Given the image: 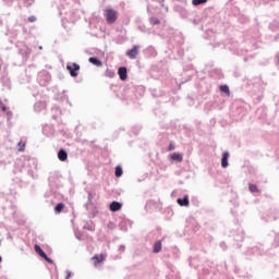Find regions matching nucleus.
<instances>
[{"mask_svg":"<svg viewBox=\"0 0 279 279\" xmlns=\"http://www.w3.org/2000/svg\"><path fill=\"white\" fill-rule=\"evenodd\" d=\"M104 16L108 25H112L117 23V20L119 19V12H117L114 9H106L104 11Z\"/></svg>","mask_w":279,"mask_h":279,"instance_id":"1","label":"nucleus"},{"mask_svg":"<svg viewBox=\"0 0 279 279\" xmlns=\"http://www.w3.org/2000/svg\"><path fill=\"white\" fill-rule=\"evenodd\" d=\"M66 70L70 72L71 77H77V71H80V64L73 63L72 65H66Z\"/></svg>","mask_w":279,"mask_h":279,"instance_id":"2","label":"nucleus"},{"mask_svg":"<svg viewBox=\"0 0 279 279\" xmlns=\"http://www.w3.org/2000/svg\"><path fill=\"white\" fill-rule=\"evenodd\" d=\"M35 252H36V254H39L41 256V258H45L47 260V263H53V260H51V258H49L47 256V253H45V251H43L40 245H38V244L35 245Z\"/></svg>","mask_w":279,"mask_h":279,"instance_id":"3","label":"nucleus"},{"mask_svg":"<svg viewBox=\"0 0 279 279\" xmlns=\"http://www.w3.org/2000/svg\"><path fill=\"white\" fill-rule=\"evenodd\" d=\"M121 208H123V205L117 201H113L109 206V209L111 210V213H117L121 210Z\"/></svg>","mask_w":279,"mask_h":279,"instance_id":"4","label":"nucleus"},{"mask_svg":"<svg viewBox=\"0 0 279 279\" xmlns=\"http://www.w3.org/2000/svg\"><path fill=\"white\" fill-rule=\"evenodd\" d=\"M92 260H94V266L98 267L99 265H101V263H104L106 260V256H104L102 254L100 255H95Z\"/></svg>","mask_w":279,"mask_h":279,"instance_id":"5","label":"nucleus"},{"mask_svg":"<svg viewBox=\"0 0 279 279\" xmlns=\"http://www.w3.org/2000/svg\"><path fill=\"white\" fill-rule=\"evenodd\" d=\"M118 75L122 82H125L128 80V69L124 66L119 68Z\"/></svg>","mask_w":279,"mask_h":279,"instance_id":"6","label":"nucleus"},{"mask_svg":"<svg viewBox=\"0 0 279 279\" xmlns=\"http://www.w3.org/2000/svg\"><path fill=\"white\" fill-rule=\"evenodd\" d=\"M126 56L134 60L138 56V46H134L133 49L128 50Z\"/></svg>","mask_w":279,"mask_h":279,"instance_id":"7","label":"nucleus"},{"mask_svg":"<svg viewBox=\"0 0 279 279\" xmlns=\"http://www.w3.org/2000/svg\"><path fill=\"white\" fill-rule=\"evenodd\" d=\"M228 158H230V154L228 151H225L222 154V158H221V167H222V169H226L228 167Z\"/></svg>","mask_w":279,"mask_h":279,"instance_id":"8","label":"nucleus"},{"mask_svg":"<svg viewBox=\"0 0 279 279\" xmlns=\"http://www.w3.org/2000/svg\"><path fill=\"white\" fill-rule=\"evenodd\" d=\"M58 158H59V160H61V162H64L68 160L69 154H66V150L60 149L58 153Z\"/></svg>","mask_w":279,"mask_h":279,"instance_id":"9","label":"nucleus"},{"mask_svg":"<svg viewBox=\"0 0 279 279\" xmlns=\"http://www.w3.org/2000/svg\"><path fill=\"white\" fill-rule=\"evenodd\" d=\"M170 158H171V160H175L177 162H182V160H184V157L180 153H173L170 156Z\"/></svg>","mask_w":279,"mask_h":279,"instance_id":"10","label":"nucleus"},{"mask_svg":"<svg viewBox=\"0 0 279 279\" xmlns=\"http://www.w3.org/2000/svg\"><path fill=\"white\" fill-rule=\"evenodd\" d=\"M179 206H189L190 205V202H189V196L185 195L183 198H178L177 199Z\"/></svg>","mask_w":279,"mask_h":279,"instance_id":"11","label":"nucleus"},{"mask_svg":"<svg viewBox=\"0 0 279 279\" xmlns=\"http://www.w3.org/2000/svg\"><path fill=\"white\" fill-rule=\"evenodd\" d=\"M162 251V242L161 241H157L155 244H154V254H159V252Z\"/></svg>","mask_w":279,"mask_h":279,"instance_id":"12","label":"nucleus"},{"mask_svg":"<svg viewBox=\"0 0 279 279\" xmlns=\"http://www.w3.org/2000/svg\"><path fill=\"white\" fill-rule=\"evenodd\" d=\"M89 62L90 64H94L95 66H102L104 63H101V61L95 57H90L89 58Z\"/></svg>","mask_w":279,"mask_h":279,"instance_id":"13","label":"nucleus"},{"mask_svg":"<svg viewBox=\"0 0 279 279\" xmlns=\"http://www.w3.org/2000/svg\"><path fill=\"white\" fill-rule=\"evenodd\" d=\"M62 210H64V203L57 204V206L54 207V213H57V215H60Z\"/></svg>","mask_w":279,"mask_h":279,"instance_id":"14","label":"nucleus"},{"mask_svg":"<svg viewBox=\"0 0 279 279\" xmlns=\"http://www.w3.org/2000/svg\"><path fill=\"white\" fill-rule=\"evenodd\" d=\"M220 90H221V93H226V95H228V97H230V87H228V85H221Z\"/></svg>","mask_w":279,"mask_h":279,"instance_id":"15","label":"nucleus"},{"mask_svg":"<svg viewBox=\"0 0 279 279\" xmlns=\"http://www.w3.org/2000/svg\"><path fill=\"white\" fill-rule=\"evenodd\" d=\"M248 189L251 193H260V190H258V186H256L255 184H248Z\"/></svg>","mask_w":279,"mask_h":279,"instance_id":"16","label":"nucleus"},{"mask_svg":"<svg viewBox=\"0 0 279 279\" xmlns=\"http://www.w3.org/2000/svg\"><path fill=\"white\" fill-rule=\"evenodd\" d=\"M123 175V169L121 167H116V178H121Z\"/></svg>","mask_w":279,"mask_h":279,"instance_id":"17","label":"nucleus"},{"mask_svg":"<svg viewBox=\"0 0 279 279\" xmlns=\"http://www.w3.org/2000/svg\"><path fill=\"white\" fill-rule=\"evenodd\" d=\"M193 5H203V3H208V0H192Z\"/></svg>","mask_w":279,"mask_h":279,"instance_id":"18","label":"nucleus"},{"mask_svg":"<svg viewBox=\"0 0 279 279\" xmlns=\"http://www.w3.org/2000/svg\"><path fill=\"white\" fill-rule=\"evenodd\" d=\"M173 149H175V146L173 145V143H170L168 146V151H173Z\"/></svg>","mask_w":279,"mask_h":279,"instance_id":"19","label":"nucleus"},{"mask_svg":"<svg viewBox=\"0 0 279 279\" xmlns=\"http://www.w3.org/2000/svg\"><path fill=\"white\" fill-rule=\"evenodd\" d=\"M29 23H36V16L32 15L28 17Z\"/></svg>","mask_w":279,"mask_h":279,"instance_id":"20","label":"nucleus"},{"mask_svg":"<svg viewBox=\"0 0 279 279\" xmlns=\"http://www.w3.org/2000/svg\"><path fill=\"white\" fill-rule=\"evenodd\" d=\"M71 278V272L68 274V276L65 277V279H70Z\"/></svg>","mask_w":279,"mask_h":279,"instance_id":"21","label":"nucleus"},{"mask_svg":"<svg viewBox=\"0 0 279 279\" xmlns=\"http://www.w3.org/2000/svg\"><path fill=\"white\" fill-rule=\"evenodd\" d=\"M155 24H156V25L160 24V21H159V20H156V21H155Z\"/></svg>","mask_w":279,"mask_h":279,"instance_id":"22","label":"nucleus"},{"mask_svg":"<svg viewBox=\"0 0 279 279\" xmlns=\"http://www.w3.org/2000/svg\"><path fill=\"white\" fill-rule=\"evenodd\" d=\"M5 110H7L5 106H3V107H2V111L5 112Z\"/></svg>","mask_w":279,"mask_h":279,"instance_id":"23","label":"nucleus"}]
</instances>
